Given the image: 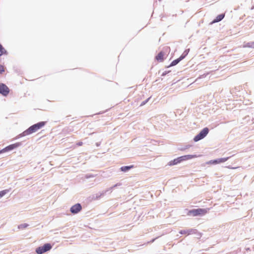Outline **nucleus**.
I'll return each mask as SVG.
<instances>
[{
    "mask_svg": "<svg viewBox=\"0 0 254 254\" xmlns=\"http://www.w3.org/2000/svg\"><path fill=\"white\" fill-rule=\"evenodd\" d=\"M46 122H40L30 127L23 132V136H26L37 131L46 125Z\"/></svg>",
    "mask_w": 254,
    "mask_h": 254,
    "instance_id": "obj_1",
    "label": "nucleus"
},
{
    "mask_svg": "<svg viewBox=\"0 0 254 254\" xmlns=\"http://www.w3.org/2000/svg\"><path fill=\"white\" fill-rule=\"evenodd\" d=\"M207 211L206 209L197 208L190 210L188 212V215L192 216H202L206 214Z\"/></svg>",
    "mask_w": 254,
    "mask_h": 254,
    "instance_id": "obj_2",
    "label": "nucleus"
},
{
    "mask_svg": "<svg viewBox=\"0 0 254 254\" xmlns=\"http://www.w3.org/2000/svg\"><path fill=\"white\" fill-rule=\"evenodd\" d=\"M52 247L50 244H45L43 246L39 247L36 249V252L38 254H42L50 251Z\"/></svg>",
    "mask_w": 254,
    "mask_h": 254,
    "instance_id": "obj_3",
    "label": "nucleus"
},
{
    "mask_svg": "<svg viewBox=\"0 0 254 254\" xmlns=\"http://www.w3.org/2000/svg\"><path fill=\"white\" fill-rule=\"evenodd\" d=\"M209 129L207 127L204 128L199 134L196 135L193 140L194 141H198V140L203 138L208 134Z\"/></svg>",
    "mask_w": 254,
    "mask_h": 254,
    "instance_id": "obj_4",
    "label": "nucleus"
},
{
    "mask_svg": "<svg viewBox=\"0 0 254 254\" xmlns=\"http://www.w3.org/2000/svg\"><path fill=\"white\" fill-rule=\"evenodd\" d=\"M21 145L20 142H16L15 143L10 144L4 148L2 149V150H0V153L7 152L10 150H12L16 148H17L18 147L20 146Z\"/></svg>",
    "mask_w": 254,
    "mask_h": 254,
    "instance_id": "obj_5",
    "label": "nucleus"
},
{
    "mask_svg": "<svg viewBox=\"0 0 254 254\" xmlns=\"http://www.w3.org/2000/svg\"><path fill=\"white\" fill-rule=\"evenodd\" d=\"M9 92L8 87L3 83L0 84V93L2 95L6 96Z\"/></svg>",
    "mask_w": 254,
    "mask_h": 254,
    "instance_id": "obj_6",
    "label": "nucleus"
},
{
    "mask_svg": "<svg viewBox=\"0 0 254 254\" xmlns=\"http://www.w3.org/2000/svg\"><path fill=\"white\" fill-rule=\"evenodd\" d=\"M81 205L79 203H77L70 208V211L72 213L76 214L79 212L81 210Z\"/></svg>",
    "mask_w": 254,
    "mask_h": 254,
    "instance_id": "obj_7",
    "label": "nucleus"
},
{
    "mask_svg": "<svg viewBox=\"0 0 254 254\" xmlns=\"http://www.w3.org/2000/svg\"><path fill=\"white\" fill-rule=\"evenodd\" d=\"M197 157H198V156H197L196 155H187L181 156L180 157V158L181 159V160L182 162L183 161L190 160L192 158H196Z\"/></svg>",
    "mask_w": 254,
    "mask_h": 254,
    "instance_id": "obj_8",
    "label": "nucleus"
},
{
    "mask_svg": "<svg viewBox=\"0 0 254 254\" xmlns=\"http://www.w3.org/2000/svg\"><path fill=\"white\" fill-rule=\"evenodd\" d=\"M165 53L163 51H161L155 57V59L158 62H162L164 61Z\"/></svg>",
    "mask_w": 254,
    "mask_h": 254,
    "instance_id": "obj_9",
    "label": "nucleus"
},
{
    "mask_svg": "<svg viewBox=\"0 0 254 254\" xmlns=\"http://www.w3.org/2000/svg\"><path fill=\"white\" fill-rule=\"evenodd\" d=\"M225 17V14H221L217 16V17L211 22V24L216 23L220 21Z\"/></svg>",
    "mask_w": 254,
    "mask_h": 254,
    "instance_id": "obj_10",
    "label": "nucleus"
},
{
    "mask_svg": "<svg viewBox=\"0 0 254 254\" xmlns=\"http://www.w3.org/2000/svg\"><path fill=\"white\" fill-rule=\"evenodd\" d=\"M181 162H182V161L181 160V159L179 157H178L177 158L174 159L173 160L170 161L168 163V165L169 166H173L180 163Z\"/></svg>",
    "mask_w": 254,
    "mask_h": 254,
    "instance_id": "obj_11",
    "label": "nucleus"
},
{
    "mask_svg": "<svg viewBox=\"0 0 254 254\" xmlns=\"http://www.w3.org/2000/svg\"><path fill=\"white\" fill-rule=\"evenodd\" d=\"M185 57V56H183V55H182L180 58H179L178 59H176V60H174L172 63L171 64H170V65L171 66H174L175 65H176L177 64H178L181 60H182Z\"/></svg>",
    "mask_w": 254,
    "mask_h": 254,
    "instance_id": "obj_12",
    "label": "nucleus"
},
{
    "mask_svg": "<svg viewBox=\"0 0 254 254\" xmlns=\"http://www.w3.org/2000/svg\"><path fill=\"white\" fill-rule=\"evenodd\" d=\"M132 168H133V165L128 166H123L121 168V171H122L123 172H126Z\"/></svg>",
    "mask_w": 254,
    "mask_h": 254,
    "instance_id": "obj_13",
    "label": "nucleus"
},
{
    "mask_svg": "<svg viewBox=\"0 0 254 254\" xmlns=\"http://www.w3.org/2000/svg\"><path fill=\"white\" fill-rule=\"evenodd\" d=\"M6 53V51L2 47V46L0 44V56H1L2 55Z\"/></svg>",
    "mask_w": 254,
    "mask_h": 254,
    "instance_id": "obj_14",
    "label": "nucleus"
},
{
    "mask_svg": "<svg viewBox=\"0 0 254 254\" xmlns=\"http://www.w3.org/2000/svg\"><path fill=\"white\" fill-rule=\"evenodd\" d=\"M28 226V225L26 223L21 224L18 226V229H24L27 228Z\"/></svg>",
    "mask_w": 254,
    "mask_h": 254,
    "instance_id": "obj_15",
    "label": "nucleus"
},
{
    "mask_svg": "<svg viewBox=\"0 0 254 254\" xmlns=\"http://www.w3.org/2000/svg\"><path fill=\"white\" fill-rule=\"evenodd\" d=\"M9 191L8 190H3L0 191V198L4 196L6 193Z\"/></svg>",
    "mask_w": 254,
    "mask_h": 254,
    "instance_id": "obj_16",
    "label": "nucleus"
},
{
    "mask_svg": "<svg viewBox=\"0 0 254 254\" xmlns=\"http://www.w3.org/2000/svg\"><path fill=\"white\" fill-rule=\"evenodd\" d=\"M229 158V157H227V158H220V159H218V163H223V162H226L228 159Z\"/></svg>",
    "mask_w": 254,
    "mask_h": 254,
    "instance_id": "obj_17",
    "label": "nucleus"
},
{
    "mask_svg": "<svg viewBox=\"0 0 254 254\" xmlns=\"http://www.w3.org/2000/svg\"><path fill=\"white\" fill-rule=\"evenodd\" d=\"M207 164H219L218 159L214 160H210L209 162L206 163Z\"/></svg>",
    "mask_w": 254,
    "mask_h": 254,
    "instance_id": "obj_18",
    "label": "nucleus"
},
{
    "mask_svg": "<svg viewBox=\"0 0 254 254\" xmlns=\"http://www.w3.org/2000/svg\"><path fill=\"white\" fill-rule=\"evenodd\" d=\"M246 47H249V48H254V42H252L248 43L247 44V45H246Z\"/></svg>",
    "mask_w": 254,
    "mask_h": 254,
    "instance_id": "obj_19",
    "label": "nucleus"
},
{
    "mask_svg": "<svg viewBox=\"0 0 254 254\" xmlns=\"http://www.w3.org/2000/svg\"><path fill=\"white\" fill-rule=\"evenodd\" d=\"M4 71V67L2 65H0V73H2Z\"/></svg>",
    "mask_w": 254,
    "mask_h": 254,
    "instance_id": "obj_20",
    "label": "nucleus"
},
{
    "mask_svg": "<svg viewBox=\"0 0 254 254\" xmlns=\"http://www.w3.org/2000/svg\"><path fill=\"white\" fill-rule=\"evenodd\" d=\"M180 233L181 234H186L187 233V232L185 230H181L180 232Z\"/></svg>",
    "mask_w": 254,
    "mask_h": 254,
    "instance_id": "obj_21",
    "label": "nucleus"
},
{
    "mask_svg": "<svg viewBox=\"0 0 254 254\" xmlns=\"http://www.w3.org/2000/svg\"><path fill=\"white\" fill-rule=\"evenodd\" d=\"M83 144V143L82 142L80 141V142H79L77 143V145L78 146H81Z\"/></svg>",
    "mask_w": 254,
    "mask_h": 254,
    "instance_id": "obj_22",
    "label": "nucleus"
},
{
    "mask_svg": "<svg viewBox=\"0 0 254 254\" xmlns=\"http://www.w3.org/2000/svg\"><path fill=\"white\" fill-rule=\"evenodd\" d=\"M167 51H170V48L169 47L167 48Z\"/></svg>",
    "mask_w": 254,
    "mask_h": 254,
    "instance_id": "obj_23",
    "label": "nucleus"
},
{
    "mask_svg": "<svg viewBox=\"0 0 254 254\" xmlns=\"http://www.w3.org/2000/svg\"><path fill=\"white\" fill-rule=\"evenodd\" d=\"M144 104H145V102H143V103H142V104H141V105H144Z\"/></svg>",
    "mask_w": 254,
    "mask_h": 254,
    "instance_id": "obj_24",
    "label": "nucleus"
}]
</instances>
